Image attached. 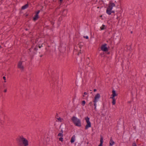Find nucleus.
<instances>
[{
    "label": "nucleus",
    "mask_w": 146,
    "mask_h": 146,
    "mask_svg": "<svg viewBox=\"0 0 146 146\" xmlns=\"http://www.w3.org/2000/svg\"><path fill=\"white\" fill-rule=\"evenodd\" d=\"M106 26L105 25H102V26L100 27V29L101 30H103L106 29Z\"/></svg>",
    "instance_id": "a211bd4d"
},
{
    "label": "nucleus",
    "mask_w": 146,
    "mask_h": 146,
    "mask_svg": "<svg viewBox=\"0 0 146 146\" xmlns=\"http://www.w3.org/2000/svg\"><path fill=\"white\" fill-rule=\"evenodd\" d=\"M83 37L84 38H86V39H88L89 38L88 36H83Z\"/></svg>",
    "instance_id": "cd10ccee"
},
{
    "label": "nucleus",
    "mask_w": 146,
    "mask_h": 146,
    "mask_svg": "<svg viewBox=\"0 0 146 146\" xmlns=\"http://www.w3.org/2000/svg\"><path fill=\"white\" fill-rule=\"evenodd\" d=\"M17 67L18 68H19L20 70H23L24 67L22 65V62L20 61L19 62Z\"/></svg>",
    "instance_id": "6e6552de"
},
{
    "label": "nucleus",
    "mask_w": 146,
    "mask_h": 146,
    "mask_svg": "<svg viewBox=\"0 0 146 146\" xmlns=\"http://www.w3.org/2000/svg\"><path fill=\"white\" fill-rule=\"evenodd\" d=\"M102 25V24L101 23H99L98 24V27H100Z\"/></svg>",
    "instance_id": "c756f323"
},
{
    "label": "nucleus",
    "mask_w": 146,
    "mask_h": 146,
    "mask_svg": "<svg viewBox=\"0 0 146 146\" xmlns=\"http://www.w3.org/2000/svg\"><path fill=\"white\" fill-rule=\"evenodd\" d=\"M110 13H109V12H107V11H106V12L109 15H111V13H114V11H112V10H110Z\"/></svg>",
    "instance_id": "412c9836"
},
{
    "label": "nucleus",
    "mask_w": 146,
    "mask_h": 146,
    "mask_svg": "<svg viewBox=\"0 0 146 146\" xmlns=\"http://www.w3.org/2000/svg\"><path fill=\"white\" fill-rule=\"evenodd\" d=\"M7 92V89H5L4 90V92L5 93L6 92Z\"/></svg>",
    "instance_id": "473e14b6"
},
{
    "label": "nucleus",
    "mask_w": 146,
    "mask_h": 146,
    "mask_svg": "<svg viewBox=\"0 0 146 146\" xmlns=\"http://www.w3.org/2000/svg\"><path fill=\"white\" fill-rule=\"evenodd\" d=\"M107 45V44H105L102 45L101 47V50L104 52H106L108 51V49L106 46Z\"/></svg>",
    "instance_id": "0eeeda50"
},
{
    "label": "nucleus",
    "mask_w": 146,
    "mask_h": 146,
    "mask_svg": "<svg viewBox=\"0 0 146 146\" xmlns=\"http://www.w3.org/2000/svg\"><path fill=\"white\" fill-rule=\"evenodd\" d=\"M77 139L78 142L79 141H80V137H78L77 138Z\"/></svg>",
    "instance_id": "7c9ffc66"
},
{
    "label": "nucleus",
    "mask_w": 146,
    "mask_h": 146,
    "mask_svg": "<svg viewBox=\"0 0 146 146\" xmlns=\"http://www.w3.org/2000/svg\"><path fill=\"white\" fill-rule=\"evenodd\" d=\"M25 30H26V31H27L28 30V29H25Z\"/></svg>",
    "instance_id": "79ce46f5"
},
{
    "label": "nucleus",
    "mask_w": 146,
    "mask_h": 146,
    "mask_svg": "<svg viewBox=\"0 0 146 146\" xmlns=\"http://www.w3.org/2000/svg\"><path fill=\"white\" fill-rule=\"evenodd\" d=\"M28 145H29V141H28V145H23L24 146H28Z\"/></svg>",
    "instance_id": "e433bc0d"
},
{
    "label": "nucleus",
    "mask_w": 146,
    "mask_h": 146,
    "mask_svg": "<svg viewBox=\"0 0 146 146\" xmlns=\"http://www.w3.org/2000/svg\"><path fill=\"white\" fill-rule=\"evenodd\" d=\"M29 6V5L28 4H27L23 6L22 7L21 9L23 10L25 9L26 8H27Z\"/></svg>",
    "instance_id": "f3484780"
},
{
    "label": "nucleus",
    "mask_w": 146,
    "mask_h": 146,
    "mask_svg": "<svg viewBox=\"0 0 146 146\" xmlns=\"http://www.w3.org/2000/svg\"><path fill=\"white\" fill-rule=\"evenodd\" d=\"M84 95H87V94H87V92H84Z\"/></svg>",
    "instance_id": "f704fd0d"
},
{
    "label": "nucleus",
    "mask_w": 146,
    "mask_h": 146,
    "mask_svg": "<svg viewBox=\"0 0 146 146\" xmlns=\"http://www.w3.org/2000/svg\"><path fill=\"white\" fill-rule=\"evenodd\" d=\"M96 91H97V90H96V89H94V92H96Z\"/></svg>",
    "instance_id": "c9c22d12"
},
{
    "label": "nucleus",
    "mask_w": 146,
    "mask_h": 146,
    "mask_svg": "<svg viewBox=\"0 0 146 146\" xmlns=\"http://www.w3.org/2000/svg\"><path fill=\"white\" fill-rule=\"evenodd\" d=\"M112 104L113 105H114L115 104V98H112Z\"/></svg>",
    "instance_id": "aec40b11"
},
{
    "label": "nucleus",
    "mask_w": 146,
    "mask_h": 146,
    "mask_svg": "<svg viewBox=\"0 0 146 146\" xmlns=\"http://www.w3.org/2000/svg\"><path fill=\"white\" fill-rule=\"evenodd\" d=\"M42 46V44L41 45H39L38 46L37 45H36L34 49L33 53L30 54V56L31 57V59L33 58L34 55L37 54L38 55L40 53V50H38V47L39 48H40Z\"/></svg>",
    "instance_id": "7ed1b4c3"
},
{
    "label": "nucleus",
    "mask_w": 146,
    "mask_h": 146,
    "mask_svg": "<svg viewBox=\"0 0 146 146\" xmlns=\"http://www.w3.org/2000/svg\"><path fill=\"white\" fill-rule=\"evenodd\" d=\"M32 48H33V46H32L29 49V50L30 51V52H31V50H32Z\"/></svg>",
    "instance_id": "2f4dec72"
},
{
    "label": "nucleus",
    "mask_w": 146,
    "mask_h": 146,
    "mask_svg": "<svg viewBox=\"0 0 146 146\" xmlns=\"http://www.w3.org/2000/svg\"><path fill=\"white\" fill-rule=\"evenodd\" d=\"M115 6V4L114 3L112 2H110L109 4L108 7L107 8V9L106 11H107L108 12L110 13V11L112 10L113 7Z\"/></svg>",
    "instance_id": "423d86ee"
},
{
    "label": "nucleus",
    "mask_w": 146,
    "mask_h": 146,
    "mask_svg": "<svg viewBox=\"0 0 146 146\" xmlns=\"http://www.w3.org/2000/svg\"><path fill=\"white\" fill-rule=\"evenodd\" d=\"M3 78L5 80L4 82H6V77H5V76H3Z\"/></svg>",
    "instance_id": "bb28decb"
},
{
    "label": "nucleus",
    "mask_w": 146,
    "mask_h": 146,
    "mask_svg": "<svg viewBox=\"0 0 146 146\" xmlns=\"http://www.w3.org/2000/svg\"><path fill=\"white\" fill-rule=\"evenodd\" d=\"M85 120L87 123V124L85 126V129L86 130L89 127H90L91 126V123L90 121V118L88 116L85 117Z\"/></svg>",
    "instance_id": "39448f33"
},
{
    "label": "nucleus",
    "mask_w": 146,
    "mask_h": 146,
    "mask_svg": "<svg viewBox=\"0 0 146 146\" xmlns=\"http://www.w3.org/2000/svg\"><path fill=\"white\" fill-rule=\"evenodd\" d=\"M114 143L115 142L113 141L112 137H111L110 141V146H112Z\"/></svg>",
    "instance_id": "ddd939ff"
},
{
    "label": "nucleus",
    "mask_w": 146,
    "mask_h": 146,
    "mask_svg": "<svg viewBox=\"0 0 146 146\" xmlns=\"http://www.w3.org/2000/svg\"><path fill=\"white\" fill-rule=\"evenodd\" d=\"M103 144H100L98 146H102Z\"/></svg>",
    "instance_id": "4c0bfd02"
},
{
    "label": "nucleus",
    "mask_w": 146,
    "mask_h": 146,
    "mask_svg": "<svg viewBox=\"0 0 146 146\" xmlns=\"http://www.w3.org/2000/svg\"><path fill=\"white\" fill-rule=\"evenodd\" d=\"M84 95H83V97H84Z\"/></svg>",
    "instance_id": "49530a36"
},
{
    "label": "nucleus",
    "mask_w": 146,
    "mask_h": 146,
    "mask_svg": "<svg viewBox=\"0 0 146 146\" xmlns=\"http://www.w3.org/2000/svg\"><path fill=\"white\" fill-rule=\"evenodd\" d=\"M40 56V57H42V56Z\"/></svg>",
    "instance_id": "de8ad7c7"
},
{
    "label": "nucleus",
    "mask_w": 146,
    "mask_h": 146,
    "mask_svg": "<svg viewBox=\"0 0 146 146\" xmlns=\"http://www.w3.org/2000/svg\"><path fill=\"white\" fill-rule=\"evenodd\" d=\"M112 94L111 95L112 97H111V98H114V97L117 96V94L116 93V91L115 90H113L112 91Z\"/></svg>",
    "instance_id": "9b49d317"
},
{
    "label": "nucleus",
    "mask_w": 146,
    "mask_h": 146,
    "mask_svg": "<svg viewBox=\"0 0 146 146\" xmlns=\"http://www.w3.org/2000/svg\"><path fill=\"white\" fill-rule=\"evenodd\" d=\"M38 18V15H35L34 17L33 18V20L35 21L37 20Z\"/></svg>",
    "instance_id": "4468645a"
},
{
    "label": "nucleus",
    "mask_w": 146,
    "mask_h": 146,
    "mask_svg": "<svg viewBox=\"0 0 146 146\" xmlns=\"http://www.w3.org/2000/svg\"><path fill=\"white\" fill-rule=\"evenodd\" d=\"M132 145H133V146H137L136 144L135 141L133 142V144Z\"/></svg>",
    "instance_id": "a878e982"
},
{
    "label": "nucleus",
    "mask_w": 146,
    "mask_h": 146,
    "mask_svg": "<svg viewBox=\"0 0 146 146\" xmlns=\"http://www.w3.org/2000/svg\"><path fill=\"white\" fill-rule=\"evenodd\" d=\"M63 134L62 133H59L58 134V136H60L61 137H63Z\"/></svg>",
    "instance_id": "5701e85b"
},
{
    "label": "nucleus",
    "mask_w": 146,
    "mask_h": 146,
    "mask_svg": "<svg viewBox=\"0 0 146 146\" xmlns=\"http://www.w3.org/2000/svg\"><path fill=\"white\" fill-rule=\"evenodd\" d=\"M80 81H81V80H80Z\"/></svg>",
    "instance_id": "a18cd8bd"
},
{
    "label": "nucleus",
    "mask_w": 146,
    "mask_h": 146,
    "mask_svg": "<svg viewBox=\"0 0 146 146\" xmlns=\"http://www.w3.org/2000/svg\"><path fill=\"white\" fill-rule=\"evenodd\" d=\"M81 50H79V51L78 52V55H79L80 54H81Z\"/></svg>",
    "instance_id": "c85d7f7f"
},
{
    "label": "nucleus",
    "mask_w": 146,
    "mask_h": 146,
    "mask_svg": "<svg viewBox=\"0 0 146 146\" xmlns=\"http://www.w3.org/2000/svg\"><path fill=\"white\" fill-rule=\"evenodd\" d=\"M100 97V95L98 93L95 95L93 100L94 105V110L96 111V108L100 109V108L101 104V102L98 101V99Z\"/></svg>",
    "instance_id": "f03ea898"
},
{
    "label": "nucleus",
    "mask_w": 146,
    "mask_h": 146,
    "mask_svg": "<svg viewBox=\"0 0 146 146\" xmlns=\"http://www.w3.org/2000/svg\"><path fill=\"white\" fill-rule=\"evenodd\" d=\"M90 108H93V104H92V102H89L88 104L87 105Z\"/></svg>",
    "instance_id": "2eb2a0df"
},
{
    "label": "nucleus",
    "mask_w": 146,
    "mask_h": 146,
    "mask_svg": "<svg viewBox=\"0 0 146 146\" xmlns=\"http://www.w3.org/2000/svg\"><path fill=\"white\" fill-rule=\"evenodd\" d=\"M60 3H62L63 1V0H60Z\"/></svg>",
    "instance_id": "58836bf2"
},
{
    "label": "nucleus",
    "mask_w": 146,
    "mask_h": 146,
    "mask_svg": "<svg viewBox=\"0 0 146 146\" xmlns=\"http://www.w3.org/2000/svg\"><path fill=\"white\" fill-rule=\"evenodd\" d=\"M79 47L80 48H81V46H80V45H79Z\"/></svg>",
    "instance_id": "a19ab883"
},
{
    "label": "nucleus",
    "mask_w": 146,
    "mask_h": 146,
    "mask_svg": "<svg viewBox=\"0 0 146 146\" xmlns=\"http://www.w3.org/2000/svg\"><path fill=\"white\" fill-rule=\"evenodd\" d=\"M75 138V136L74 135H73L72 137L70 140V142L71 143H73L74 142Z\"/></svg>",
    "instance_id": "dca6fc26"
},
{
    "label": "nucleus",
    "mask_w": 146,
    "mask_h": 146,
    "mask_svg": "<svg viewBox=\"0 0 146 146\" xmlns=\"http://www.w3.org/2000/svg\"><path fill=\"white\" fill-rule=\"evenodd\" d=\"M67 12V9H64L61 11L60 13H62L63 16H64L66 15Z\"/></svg>",
    "instance_id": "9d476101"
},
{
    "label": "nucleus",
    "mask_w": 146,
    "mask_h": 146,
    "mask_svg": "<svg viewBox=\"0 0 146 146\" xmlns=\"http://www.w3.org/2000/svg\"><path fill=\"white\" fill-rule=\"evenodd\" d=\"M131 34H132V33H133V31H131Z\"/></svg>",
    "instance_id": "ea45409f"
},
{
    "label": "nucleus",
    "mask_w": 146,
    "mask_h": 146,
    "mask_svg": "<svg viewBox=\"0 0 146 146\" xmlns=\"http://www.w3.org/2000/svg\"><path fill=\"white\" fill-rule=\"evenodd\" d=\"M60 128H61L60 131V133H62V134L63 132V131L65 129V125H60Z\"/></svg>",
    "instance_id": "f8f14e48"
},
{
    "label": "nucleus",
    "mask_w": 146,
    "mask_h": 146,
    "mask_svg": "<svg viewBox=\"0 0 146 146\" xmlns=\"http://www.w3.org/2000/svg\"><path fill=\"white\" fill-rule=\"evenodd\" d=\"M86 104V102L84 100L82 101V106H84Z\"/></svg>",
    "instance_id": "4be33fe9"
},
{
    "label": "nucleus",
    "mask_w": 146,
    "mask_h": 146,
    "mask_svg": "<svg viewBox=\"0 0 146 146\" xmlns=\"http://www.w3.org/2000/svg\"><path fill=\"white\" fill-rule=\"evenodd\" d=\"M16 140L19 146H23V145H28V141L24 138L23 135L19 136L16 139Z\"/></svg>",
    "instance_id": "f257e3e1"
},
{
    "label": "nucleus",
    "mask_w": 146,
    "mask_h": 146,
    "mask_svg": "<svg viewBox=\"0 0 146 146\" xmlns=\"http://www.w3.org/2000/svg\"><path fill=\"white\" fill-rule=\"evenodd\" d=\"M61 117H59V118H58V120H60H60H61Z\"/></svg>",
    "instance_id": "72a5a7b5"
},
{
    "label": "nucleus",
    "mask_w": 146,
    "mask_h": 146,
    "mask_svg": "<svg viewBox=\"0 0 146 146\" xmlns=\"http://www.w3.org/2000/svg\"><path fill=\"white\" fill-rule=\"evenodd\" d=\"M71 120L76 126L78 127L81 126V123L80 120L78 119L76 117L73 116Z\"/></svg>",
    "instance_id": "20e7f679"
},
{
    "label": "nucleus",
    "mask_w": 146,
    "mask_h": 146,
    "mask_svg": "<svg viewBox=\"0 0 146 146\" xmlns=\"http://www.w3.org/2000/svg\"><path fill=\"white\" fill-rule=\"evenodd\" d=\"M86 64L87 65L86 66V68H87L88 67H90V60L89 58H86Z\"/></svg>",
    "instance_id": "1a4fd4ad"
},
{
    "label": "nucleus",
    "mask_w": 146,
    "mask_h": 146,
    "mask_svg": "<svg viewBox=\"0 0 146 146\" xmlns=\"http://www.w3.org/2000/svg\"><path fill=\"white\" fill-rule=\"evenodd\" d=\"M145 76H146V74L145 75Z\"/></svg>",
    "instance_id": "09e8293b"
},
{
    "label": "nucleus",
    "mask_w": 146,
    "mask_h": 146,
    "mask_svg": "<svg viewBox=\"0 0 146 146\" xmlns=\"http://www.w3.org/2000/svg\"><path fill=\"white\" fill-rule=\"evenodd\" d=\"M2 48L1 46H0V48Z\"/></svg>",
    "instance_id": "37998d69"
},
{
    "label": "nucleus",
    "mask_w": 146,
    "mask_h": 146,
    "mask_svg": "<svg viewBox=\"0 0 146 146\" xmlns=\"http://www.w3.org/2000/svg\"><path fill=\"white\" fill-rule=\"evenodd\" d=\"M40 10H38L36 13V15H38V14L40 11Z\"/></svg>",
    "instance_id": "393cba45"
},
{
    "label": "nucleus",
    "mask_w": 146,
    "mask_h": 146,
    "mask_svg": "<svg viewBox=\"0 0 146 146\" xmlns=\"http://www.w3.org/2000/svg\"><path fill=\"white\" fill-rule=\"evenodd\" d=\"M100 144H103V137L102 135H100Z\"/></svg>",
    "instance_id": "6ab92c4d"
},
{
    "label": "nucleus",
    "mask_w": 146,
    "mask_h": 146,
    "mask_svg": "<svg viewBox=\"0 0 146 146\" xmlns=\"http://www.w3.org/2000/svg\"><path fill=\"white\" fill-rule=\"evenodd\" d=\"M110 54V52H108V54Z\"/></svg>",
    "instance_id": "c03bdc74"
},
{
    "label": "nucleus",
    "mask_w": 146,
    "mask_h": 146,
    "mask_svg": "<svg viewBox=\"0 0 146 146\" xmlns=\"http://www.w3.org/2000/svg\"><path fill=\"white\" fill-rule=\"evenodd\" d=\"M61 137L60 138H59V139L60 141L62 142L63 141V138L62 137Z\"/></svg>",
    "instance_id": "b1692460"
}]
</instances>
